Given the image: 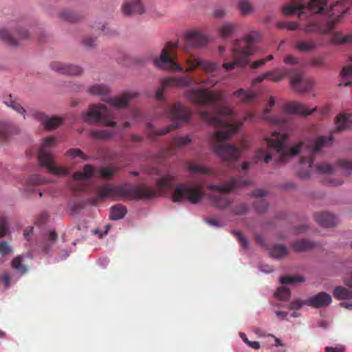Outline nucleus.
<instances>
[{
    "instance_id": "aec40b11",
    "label": "nucleus",
    "mask_w": 352,
    "mask_h": 352,
    "mask_svg": "<svg viewBox=\"0 0 352 352\" xmlns=\"http://www.w3.org/2000/svg\"><path fill=\"white\" fill-rule=\"evenodd\" d=\"M138 96L137 93H124L119 97L108 98L106 100L107 102L110 105L111 107L114 108H124L126 107L129 101L132 98Z\"/></svg>"
},
{
    "instance_id": "2eb2a0df",
    "label": "nucleus",
    "mask_w": 352,
    "mask_h": 352,
    "mask_svg": "<svg viewBox=\"0 0 352 352\" xmlns=\"http://www.w3.org/2000/svg\"><path fill=\"white\" fill-rule=\"evenodd\" d=\"M122 14L124 16H133L142 14L146 12V8L140 0H127L121 7Z\"/></svg>"
},
{
    "instance_id": "13d9d810",
    "label": "nucleus",
    "mask_w": 352,
    "mask_h": 352,
    "mask_svg": "<svg viewBox=\"0 0 352 352\" xmlns=\"http://www.w3.org/2000/svg\"><path fill=\"white\" fill-rule=\"evenodd\" d=\"M339 166L347 171V174H349V171L352 169V161L349 160H341L338 162Z\"/></svg>"
},
{
    "instance_id": "ddd939ff",
    "label": "nucleus",
    "mask_w": 352,
    "mask_h": 352,
    "mask_svg": "<svg viewBox=\"0 0 352 352\" xmlns=\"http://www.w3.org/2000/svg\"><path fill=\"white\" fill-rule=\"evenodd\" d=\"M274 104L275 99L273 96H271L267 103V107L263 109L259 116V118L273 125L282 126L286 122V120L271 113V109L274 106Z\"/></svg>"
},
{
    "instance_id": "f704fd0d",
    "label": "nucleus",
    "mask_w": 352,
    "mask_h": 352,
    "mask_svg": "<svg viewBox=\"0 0 352 352\" xmlns=\"http://www.w3.org/2000/svg\"><path fill=\"white\" fill-rule=\"evenodd\" d=\"M333 294L338 300L352 298V291L342 286L336 287Z\"/></svg>"
},
{
    "instance_id": "4468645a",
    "label": "nucleus",
    "mask_w": 352,
    "mask_h": 352,
    "mask_svg": "<svg viewBox=\"0 0 352 352\" xmlns=\"http://www.w3.org/2000/svg\"><path fill=\"white\" fill-rule=\"evenodd\" d=\"M50 68L56 72L65 75L77 76L82 73V69L79 66L59 61L52 62Z\"/></svg>"
},
{
    "instance_id": "e2e57ef3",
    "label": "nucleus",
    "mask_w": 352,
    "mask_h": 352,
    "mask_svg": "<svg viewBox=\"0 0 352 352\" xmlns=\"http://www.w3.org/2000/svg\"><path fill=\"white\" fill-rule=\"evenodd\" d=\"M82 43L85 46L91 47L95 45L96 39L91 37H87L83 40Z\"/></svg>"
},
{
    "instance_id": "6e6d98bb",
    "label": "nucleus",
    "mask_w": 352,
    "mask_h": 352,
    "mask_svg": "<svg viewBox=\"0 0 352 352\" xmlns=\"http://www.w3.org/2000/svg\"><path fill=\"white\" fill-rule=\"evenodd\" d=\"M248 210V207L246 206V204L242 203V204H240L239 205L235 206L233 209H232V212L236 214H239V215H242V214H245Z\"/></svg>"
},
{
    "instance_id": "9d476101",
    "label": "nucleus",
    "mask_w": 352,
    "mask_h": 352,
    "mask_svg": "<svg viewBox=\"0 0 352 352\" xmlns=\"http://www.w3.org/2000/svg\"><path fill=\"white\" fill-rule=\"evenodd\" d=\"M186 99L197 105L214 106L221 99V94L208 89H192L186 91Z\"/></svg>"
},
{
    "instance_id": "5fc2aeb1",
    "label": "nucleus",
    "mask_w": 352,
    "mask_h": 352,
    "mask_svg": "<svg viewBox=\"0 0 352 352\" xmlns=\"http://www.w3.org/2000/svg\"><path fill=\"white\" fill-rule=\"evenodd\" d=\"M43 182V179L38 175H31L26 180L27 184L30 186L38 185Z\"/></svg>"
},
{
    "instance_id": "f8f14e48",
    "label": "nucleus",
    "mask_w": 352,
    "mask_h": 352,
    "mask_svg": "<svg viewBox=\"0 0 352 352\" xmlns=\"http://www.w3.org/2000/svg\"><path fill=\"white\" fill-rule=\"evenodd\" d=\"M313 85L311 79L305 78L301 72L298 69H292L291 74V86L297 92L308 91Z\"/></svg>"
},
{
    "instance_id": "09e8293b",
    "label": "nucleus",
    "mask_w": 352,
    "mask_h": 352,
    "mask_svg": "<svg viewBox=\"0 0 352 352\" xmlns=\"http://www.w3.org/2000/svg\"><path fill=\"white\" fill-rule=\"evenodd\" d=\"M115 167H102L99 170L100 175L104 179H109L118 171Z\"/></svg>"
},
{
    "instance_id": "c9c22d12",
    "label": "nucleus",
    "mask_w": 352,
    "mask_h": 352,
    "mask_svg": "<svg viewBox=\"0 0 352 352\" xmlns=\"http://www.w3.org/2000/svg\"><path fill=\"white\" fill-rule=\"evenodd\" d=\"M316 41L311 40L309 41H298L296 43L295 47L300 52H309L316 48Z\"/></svg>"
},
{
    "instance_id": "58836bf2",
    "label": "nucleus",
    "mask_w": 352,
    "mask_h": 352,
    "mask_svg": "<svg viewBox=\"0 0 352 352\" xmlns=\"http://www.w3.org/2000/svg\"><path fill=\"white\" fill-rule=\"evenodd\" d=\"M11 267L21 275L25 274L28 272V267L23 263L21 256H17L12 259Z\"/></svg>"
},
{
    "instance_id": "8fccbe9b",
    "label": "nucleus",
    "mask_w": 352,
    "mask_h": 352,
    "mask_svg": "<svg viewBox=\"0 0 352 352\" xmlns=\"http://www.w3.org/2000/svg\"><path fill=\"white\" fill-rule=\"evenodd\" d=\"M65 155L72 158L80 157L82 160L86 161L88 160V157L84 155L82 151L79 148H70L66 152Z\"/></svg>"
},
{
    "instance_id": "2f4dec72",
    "label": "nucleus",
    "mask_w": 352,
    "mask_h": 352,
    "mask_svg": "<svg viewBox=\"0 0 352 352\" xmlns=\"http://www.w3.org/2000/svg\"><path fill=\"white\" fill-rule=\"evenodd\" d=\"M352 60V56H351ZM342 78L339 83V86H350L352 85V80L350 79L352 78V66H346L342 69L341 72Z\"/></svg>"
},
{
    "instance_id": "69168bd1",
    "label": "nucleus",
    "mask_w": 352,
    "mask_h": 352,
    "mask_svg": "<svg viewBox=\"0 0 352 352\" xmlns=\"http://www.w3.org/2000/svg\"><path fill=\"white\" fill-rule=\"evenodd\" d=\"M2 280L3 281L6 288H8L10 287V276L9 274H8V273L3 274L2 276Z\"/></svg>"
},
{
    "instance_id": "0eeeda50",
    "label": "nucleus",
    "mask_w": 352,
    "mask_h": 352,
    "mask_svg": "<svg viewBox=\"0 0 352 352\" xmlns=\"http://www.w3.org/2000/svg\"><path fill=\"white\" fill-rule=\"evenodd\" d=\"M164 115L173 120V124L164 129L157 130L151 124H148V135L155 140L157 136L166 134L169 131L179 127V122H188L191 116L189 109L183 107L181 104L177 103L168 106L164 109Z\"/></svg>"
},
{
    "instance_id": "0e129e2a",
    "label": "nucleus",
    "mask_w": 352,
    "mask_h": 352,
    "mask_svg": "<svg viewBox=\"0 0 352 352\" xmlns=\"http://www.w3.org/2000/svg\"><path fill=\"white\" fill-rule=\"evenodd\" d=\"M225 14L226 11L223 8H217L214 11V16L217 18H222Z\"/></svg>"
},
{
    "instance_id": "a19ab883",
    "label": "nucleus",
    "mask_w": 352,
    "mask_h": 352,
    "mask_svg": "<svg viewBox=\"0 0 352 352\" xmlns=\"http://www.w3.org/2000/svg\"><path fill=\"white\" fill-rule=\"evenodd\" d=\"M332 42L337 44L352 43V35H343L341 32H335L331 37Z\"/></svg>"
},
{
    "instance_id": "7ed1b4c3",
    "label": "nucleus",
    "mask_w": 352,
    "mask_h": 352,
    "mask_svg": "<svg viewBox=\"0 0 352 352\" xmlns=\"http://www.w3.org/2000/svg\"><path fill=\"white\" fill-rule=\"evenodd\" d=\"M288 136L286 134L274 131L270 137L266 138V147L260 148L256 153V161L263 159L265 163H269L272 160V154L275 152L280 162H286L287 160L298 155L302 151L307 149L309 156H303L300 159L301 168L298 171V175L301 178L306 179L310 176L311 170L314 168L320 173H331L333 167L327 163H321L314 166V157L324 146L332 142V135L318 137L314 142L305 144L302 142L296 143L292 148L286 146L285 142Z\"/></svg>"
},
{
    "instance_id": "864d4df0",
    "label": "nucleus",
    "mask_w": 352,
    "mask_h": 352,
    "mask_svg": "<svg viewBox=\"0 0 352 352\" xmlns=\"http://www.w3.org/2000/svg\"><path fill=\"white\" fill-rule=\"evenodd\" d=\"M49 217L47 212H42L36 217L34 223L38 226H43L47 222Z\"/></svg>"
},
{
    "instance_id": "dca6fc26",
    "label": "nucleus",
    "mask_w": 352,
    "mask_h": 352,
    "mask_svg": "<svg viewBox=\"0 0 352 352\" xmlns=\"http://www.w3.org/2000/svg\"><path fill=\"white\" fill-rule=\"evenodd\" d=\"M29 36V32L23 29L18 30L14 36L6 29L0 30V38L12 46H17L19 45L17 38L24 40L28 38Z\"/></svg>"
},
{
    "instance_id": "de8ad7c7",
    "label": "nucleus",
    "mask_w": 352,
    "mask_h": 352,
    "mask_svg": "<svg viewBox=\"0 0 352 352\" xmlns=\"http://www.w3.org/2000/svg\"><path fill=\"white\" fill-rule=\"evenodd\" d=\"M304 281L305 279L302 276H285L280 278V283L283 285Z\"/></svg>"
},
{
    "instance_id": "412c9836",
    "label": "nucleus",
    "mask_w": 352,
    "mask_h": 352,
    "mask_svg": "<svg viewBox=\"0 0 352 352\" xmlns=\"http://www.w3.org/2000/svg\"><path fill=\"white\" fill-rule=\"evenodd\" d=\"M34 116L39 120L44 127L47 130H52L58 127L62 122V119L58 116H54L50 118H47L43 113L37 112Z\"/></svg>"
},
{
    "instance_id": "3c124183",
    "label": "nucleus",
    "mask_w": 352,
    "mask_h": 352,
    "mask_svg": "<svg viewBox=\"0 0 352 352\" xmlns=\"http://www.w3.org/2000/svg\"><path fill=\"white\" fill-rule=\"evenodd\" d=\"M9 231L8 219L5 217H0V239L6 236Z\"/></svg>"
},
{
    "instance_id": "20e7f679",
    "label": "nucleus",
    "mask_w": 352,
    "mask_h": 352,
    "mask_svg": "<svg viewBox=\"0 0 352 352\" xmlns=\"http://www.w3.org/2000/svg\"><path fill=\"white\" fill-rule=\"evenodd\" d=\"M232 115H233V111L228 106L217 109L214 113L201 111L199 113L200 118L203 120L220 129L212 135V148L216 155L226 162L237 160L241 151L248 146V143L245 141L241 147H237L234 144L224 145L219 142L229 139L238 131L243 122L252 121L256 117L255 114L248 113L241 122H228L224 120L225 116Z\"/></svg>"
},
{
    "instance_id": "c03bdc74",
    "label": "nucleus",
    "mask_w": 352,
    "mask_h": 352,
    "mask_svg": "<svg viewBox=\"0 0 352 352\" xmlns=\"http://www.w3.org/2000/svg\"><path fill=\"white\" fill-rule=\"evenodd\" d=\"M239 8L241 14L247 15L253 12L252 4L247 0H241L239 3Z\"/></svg>"
},
{
    "instance_id": "603ef678",
    "label": "nucleus",
    "mask_w": 352,
    "mask_h": 352,
    "mask_svg": "<svg viewBox=\"0 0 352 352\" xmlns=\"http://www.w3.org/2000/svg\"><path fill=\"white\" fill-rule=\"evenodd\" d=\"M191 142L189 136L175 138L172 142L173 146L177 147H182Z\"/></svg>"
},
{
    "instance_id": "79ce46f5",
    "label": "nucleus",
    "mask_w": 352,
    "mask_h": 352,
    "mask_svg": "<svg viewBox=\"0 0 352 352\" xmlns=\"http://www.w3.org/2000/svg\"><path fill=\"white\" fill-rule=\"evenodd\" d=\"M58 16L69 22H77L79 21V16L75 12L69 10H63L60 11L58 13Z\"/></svg>"
},
{
    "instance_id": "39448f33",
    "label": "nucleus",
    "mask_w": 352,
    "mask_h": 352,
    "mask_svg": "<svg viewBox=\"0 0 352 352\" xmlns=\"http://www.w3.org/2000/svg\"><path fill=\"white\" fill-rule=\"evenodd\" d=\"M309 10L315 14H322L327 11L330 12L329 16L324 23L309 19L305 25L304 31L307 34L319 32L322 34H327L343 18L344 14L348 11V8L342 3L337 1L336 3L328 6L327 0H311L307 5Z\"/></svg>"
},
{
    "instance_id": "6e6552de",
    "label": "nucleus",
    "mask_w": 352,
    "mask_h": 352,
    "mask_svg": "<svg viewBox=\"0 0 352 352\" xmlns=\"http://www.w3.org/2000/svg\"><path fill=\"white\" fill-rule=\"evenodd\" d=\"M56 144V140L52 137L43 139L42 145L38 153V159L41 165L45 167L47 171L53 175H66L69 174V170L66 168L58 167L54 162V157L48 148Z\"/></svg>"
},
{
    "instance_id": "f3484780",
    "label": "nucleus",
    "mask_w": 352,
    "mask_h": 352,
    "mask_svg": "<svg viewBox=\"0 0 352 352\" xmlns=\"http://www.w3.org/2000/svg\"><path fill=\"white\" fill-rule=\"evenodd\" d=\"M331 301L332 299L329 294L325 292H320L303 300V303L312 307L320 308L328 306Z\"/></svg>"
},
{
    "instance_id": "f03ea898",
    "label": "nucleus",
    "mask_w": 352,
    "mask_h": 352,
    "mask_svg": "<svg viewBox=\"0 0 352 352\" xmlns=\"http://www.w3.org/2000/svg\"><path fill=\"white\" fill-rule=\"evenodd\" d=\"M176 179L175 175L165 174L156 180V189L144 184H124L120 186L111 184L99 186L96 189V196L89 198V202L93 206H96L100 200L105 198L148 199L166 190H174L172 195V200L174 202L187 200L192 204H197L201 201L204 197V191L201 186L175 184Z\"/></svg>"
},
{
    "instance_id": "338daca9",
    "label": "nucleus",
    "mask_w": 352,
    "mask_h": 352,
    "mask_svg": "<svg viewBox=\"0 0 352 352\" xmlns=\"http://www.w3.org/2000/svg\"><path fill=\"white\" fill-rule=\"evenodd\" d=\"M311 65L316 67H322L324 65V60L321 58H314L311 61Z\"/></svg>"
},
{
    "instance_id": "4c0bfd02",
    "label": "nucleus",
    "mask_w": 352,
    "mask_h": 352,
    "mask_svg": "<svg viewBox=\"0 0 352 352\" xmlns=\"http://www.w3.org/2000/svg\"><path fill=\"white\" fill-rule=\"evenodd\" d=\"M314 244L306 239L298 240L292 243L293 249L296 252H302L311 249Z\"/></svg>"
},
{
    "instance_id": "c756f323",
    "label": "nucleus",
    "mask_w": 352,
    "mask_h": 352,
    "mask_svg": "<svg viewBox=\"0 0 352 352\" xmlns=\"http://www.w3.org/2000/svg\"><path fill=\"white\" fill-rule=\"evenodd\" d=\"M95 173L94 168L90 164H86L84 167L82 172L77 171L74 175L73 178L74 180H83L87 179L91 177Z\"/></svg>"
},
{
    "instance_id": "ea45409f",
    "label": "nucleus",
    "mask_w": 352,
    "mask_h": 352,
    "mask_svg": "<svg viewBox=\"0 0 352 352\" xmlns=\"http://www.w3.org/2000/svg\"><path fill=\"white\" fill-rule=\"evenodd\" d=\"M3 103L8 107H11L13 110H14L19 114L22 115L23 118L25 119V109L19 103L16 102L15 100H13L12 99L11 95L9 96L7 100H5L3 101Z\"/></svg>"
},
{
    "instance_id": "4be33fe9",
    "label": "nucleus",
    "mask_w": 352,
    "mask_h": 352,
    "mask_svg": "<svg viewBox=\"0 0 352 352\" xmlns=\"http://www.w3.org/2000/svg\"><path fill=\"white\" fill-rule=\"evenodd\" d=\"M316 221L323 227H333L338 223V218L327 212H321L315 214Z\"/></svg>"
},
{
    "instance_id": "a211bd4d",
    "label": "nucleus",
    "mask_w": 352,
    "mask_h": 352,
    "mask_svg": "<svg viewBox=\"0 0 352 352\" xmlns=\"http://www.w3.org/2000/svg\"><path fill=\"white\" fill-rule=\"evenodd\" d=\"M306 4L300 1L294 2L292 5H287L283 8V13L285 16L297 14L300 20L308 18V14L305 11Z\"/></svg>"
},
{
    "instance_id": "052dcab7",
    "label": "nucleus",
    "mask_w": 352,
    "mask_h": 352,
    "mask_svg": "<svg viewBox=\"0 0 352 352\" xmlns=\"http://www.w3.org/2000/svg\"><path fill=\"white\" fill-rule=\"evenodd\" d=\"M305 305L303 301H300L299 300H294L290 304V309L298 310L301 308L302 305Z\"/></svg>"
},
{
    "instance_id": "49530a36",
    "label": "nucleus",
    "mask_w": 352,
    "mask_h": 352,
    "mask_svg": "<svg viewBox=\"0 0 352 352\" xmlns=\"http://www.w3.org/2000/svg\"><path fill=\"white\" fill-rule=\"evenodd\" d=\"M232 234L236 237L243 249L246 250L249 248V242L248 239L239 230H232Z\"/></svg>"
},
{
    "instance_id": "7c9ffc66",
    "label": "nucleus",
    "mask_w": 352,
    "mask_h": 352,
    "mask_svg": "<svg viewBox=\"0 0 352 352\" xmlns=\"http://www.w3.org/2000/svg\"><path fill=\"white\" fill-rule=\"evenodd\" d=\"M87 92L93 96H105L110 92V88L103 84H95L87 89Z\"/></svg>"
},
{
    "instance_id": "774afa93",
    "label": "nucleus",
    "mask_w": 352,
    "mask_h": 352,
    "mask_svg": "<svg viewBox=\"0 0 352 352\" xmlns=\"http://www.w3.org/2000/svg\"><path fill=\"white\" fill-rule=\"evenodd\" d=\"M325 351L326 352H343L344 349L342 348L327 346Z\"/></svg>"
},
{
    "instance_id": "bf43d9fd",
    "label": "nucleus",
    "mask_w": 352,
    "mask_h": 352,
    "mask_svg": "<svg viewBox=\"0 0 352 352\" xmlns=\"http://www.w3.org/2000/svg\"><path fill=\"white\" fill-rule=\"evenodd\" d=\"M283 61L285 63L289 65H296L298 63L297 58L292 55H287L284 58Z\"/></svg>"
},
{
    "instance_id": "393cba45",
    "label": "nucleus",
    "mask_w": 352,
    "mask_h": 352,
    "mask_svg": "<svg viewBox=\"0 0 352 352\" xmlns=\"http://www.w3.org/2000/svg\"><path fill=\"white\" fill-rule=\"evenodd\" d=\"M336 125L339 131L350 128L352 125V114H339L336 118Z\"/></svg>"
},
{
    "instance_id": "4d7b16f0",
    "label": "nucleus",
    "mask_w": 352,
    "mask_h": 352,
    "mask_svg": "<svg viewBox=\"0 0 352 352\" xmlns=\"http://www.w3.org/2000/svg\"><path fill=\"white\" fill-rule=\"evenodd\" d=\"M12 248L8 245L6 241H1L0 243V254L5 256L12 252Z\"/></svg>"
},
{
    "instance_id": "a18cd8bd",
    "label": "nucleus",
    "mask_w": 352,
    "mask_h": 352,
    "mask_svg": "<svg viewBox=\"0 0 352 352\" xmlns=\"http://www.w3.org/2000/svg\"><path fill=\"white\" fill-rule=\"evenodd\" d=\"M275 296L281 300L287 301L290 298L291 292L288 288L280 287L277 289Z\"/></svg>"
},
{
    "instance_id": "72a5a7b5",
    "label": "nucleus",
    "mask_w": 352,
    "mask_h": 352,
    "mask_svg": "<svg viewBox=\"0 0 352 352\" xmlns=\"http://www.w3.org/2000/svg\"><path fill=\"white\" fill-rule=\"evenodd\" d=\"M126 214V208L122 205H116L110 209V219L118 220L122 219Z\"/></svg>"
},
{
    "instance_id": "6ab92c4d",
    "label": "nucleus",
    "mask_w": 352,
    "mask_h": 352,
    "mask_svg": "<svg viewBox=\"0 0 352 352\" xmlns=\"http://www.w3.org/2000/svg\"><path fill=\"white\" fill-rule=\"evenodd\" d=\"M316 110V107L309 110L305 104L296 102L286 103L283 107V111L288 114L309 116Z\"/></svg>"
},
{
    "instance_id": "e433bc0d",
    "label": "nucleus",
    "mask_w": 352,
    "mask_h": 352,
    "mask_svg": "<svg viewBox=\"0 0 352 352\" xmlns=\"http://www.w3.org/2000/svg\"><path fill=\"white\" fill-rule=\"evenodd\" d=\"M289 253L288 249L283 245H275L270 251L272 257L279 258L287 256Z\"/></svg>"
},
{
    "instance_id": "473e14b6",
    "label": "nucleus",
    "mask_w": 352,
    "mask_h": 352,
    "mask_svg": "<svg viewBox=\"0 0 352 352\" xmlns=\"http://www.w3.org/2000/svg\"><path fill=\"white\" fill-rule=\"evenodd\" d=\"M234 96L237 97L243 102H252L256 97V94L255 93L250 91H245L243 89H239L234 91Z\"/></svg>"
},
{
    "instance_id": "680f3d73",
    "label": "nucleus",
    "mask_w": 352,
    "mask_h": 352,
    "mask_svg": "<svg viewBox=\"0 0 352 352\" xmlns=\"http://www.w3.org/2000/svg\"><path fill=\"white\" fill-rule=\"evenodd\" d=\"M265 63H266V60H263L262 58V59L252 62V64L250 65V67L252 69H257L260 67L263 66Z\"/></svg>"
},
{
    "instance_id": "c85d7f7f",
    "label": "nucleus",
    "mask_w": 352,
    "mask_h": 352,
    "mask_svg": "<svg viewBox=\"0 0 352 352\" xmlns=\"http://www.w3.org/2000/svg\"><path fill=\"white\" fill-rule=\"evenodd\" d=\"M210 199L215 207L221 209L227 208L231 203L226 196L221 194L211 195H210Z\"/></svg>"
},
{
    "instance_id": "b1692460",
    "label": "nucleus",
    "mask_w": 352,
    "mask_h": 352,
    "mask_svg": "<svg viewBox=\"0 0 352 352\" xmlns=\"http://www.w3.org/2000/svg\"><path fill=\"white\" fill-rule=\"evenodd\" d=\"M186 168L193 175H212L214 174L213 169L201 164H192L190 162L186 163Z\"/></svg>"
},
{
    "instance_id": "a878e982",
    "label": "nucleus",
    "mask_w": 352,
    "mask_h": 352,
    "mask_svg": "<svg viewBox=\"0 0 352 352\" xmlns=\"http://www.w3.org/2000/svg\"><path fill=\"white\" fill-rule=\"evenodd\" d=\"M239 28V25L234 23L226 22L218 28L219 36L223 38L231 36Z\"/></svg>"
},
{
    "instance_id": "bb28decb",
    "label": "nucleus",
    "mask_w": 352,
    "mask_h": 352,
    "mask_svg": "<svg viewBox=\"0 0 352 352\" xmlns=\"http://www.w3.org/2000/svg\"><path fill=\"white\" fill-rule=\"evenodd\" d=\"M16 132V127L6 121L0 122V142L6 141L10 135Z\"/></svg>"
},
{
    "instance_id": "cd10ccee",
    "label": "nucleus",
    "mask_w": 352,
    "mask_h": 352,
    "mask_svg": "<svg viewBox=\"0 0 352 352\" xmlns=\"http://www.w3.org/2000/svg\"><path fill=\"white\" fill-rule=\"evenodd\" d=\"M292 69H276L267 72V78L274 81L279 82L286 76H291Z\"/></svg>"
},
{
    "instance_id": "f257e3e1",
    "label": "nucleus",
    "mask_w": 352,
    "mask_h": 352,
    "mask_svg": "<svg viewBox=\"0 0 352 352\" xmlns=\"http://www.w3.org/2000/svg\"><path fill=\"white\" fill-rule=\"evenodd\" d=\"M184 39L186 44L184 48L186 52L184 58L185 69L175 62L177 56L175 49L177 45L172 42L166 44L160 58H155L153 60L154 65L160 69L186 73L183 76H170L162 80L160 87L156 91V98L159 101L164 100V90L168 87L184 88L199 85L204 87H213L218 82L212 78L213 74L219 69L218 64L189 51L190 47L200 48L206 45L207 37L198 31L191 30L185 34Z\"/></svg>"
},
{
    "instance_id": "37998d69",
    "label": "nucleus",
    "mask_w": 352,
    "mask_h": 352,
    "mask_svg": "<svg viewBox=\"0 0 352 352\" xmlns=\"http://www.w3.org/2000/svg\"><path fill=\"white\" fill-rule=\"evenodd\" d=\"M90 134L96 140H107L112 136V132L107 130H94Z\"/></svg>"
},
{
    "instance_id": "5701e85b",
    "label": "nucleus",
    "mask_w": 352,
    "mask_h": 352,
    "mask_svg": "<svg viewBox=\"0 0 352 352\" xmlns=\"http://www.w3.org/2000/svg\"><path fill=\"white\" fill-rule=\"evenodd\" d=\"M265 195L266 192L262 189H256L252 193V196L259 198L254 203V207L258 213L264 212L267 208L268 204L267 201L263 199V197Z\"/></svg>"
},
{
    "instance_id": "9b49d317",
    "label": "nucleus",
    "mask_w": 352,
    "mask_h": 352,
    "mask_svg": "<svg viewBox=\"0 0 352 352\" xmlns=\"http://www.w3.org/2000/svg\"><path fill=\"white\" fill-rule=\"evenodd\" d=\"M250 180L243 179L241 177H232L228 181L221 185H208V189L221 193H228L232 190L249 186Z\"/></svg>"
},
{
    "instance_id": "1a4fd4ad",
    "label": "nucleus",
    "mask_w": 352,
    "mask_h": 352,
    "mask_svg": "<svg viewBox=\"0 0 352 352\" xmlns=\"http://www.w3.org/2000/svg\"><path fill=\"white\" fill-rule=\"evenodd\" d=\"M81 118L84 122H95L108 126H114L113 113L103 104H93L89 111L83 112Z\"/></svg>"
},
{
    "instance_id": "423d86ee",
    "label": "nucleus",
    "mask_w": 352,
    "mask_h": 352,
    "mask_svg": "<svg viewBox=\"0 0 352 352\" xmlns=\"http://www.w3.org/2000/svg\"><path fill=\"white\" fill-rule=\"evenodd\" d=\"M259 32L252 30L244 37L236 39L232 44L231 57L232 62L224 63L222 65L226 71L234 69L236 67L243 68L250 63V57L256 52L255 43L261 40Z\"/></svg>"
}]
</instances>
